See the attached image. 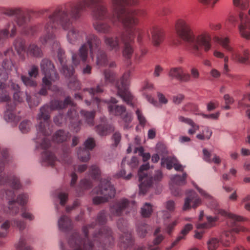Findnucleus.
<instances>
[{
    "label": "nucleus",
    "instance_id": "nucleus-38",
    "mask_svg": "<svg viewBox=\"0 0 250 250\" xmlns=\"http://www.w3.org/2000/svg\"><path fill=\"white\" fill-rule=\"evenodd\" d=\"M0 237H5L8 234V231L10 227V222L8 220H4L2 215H0Z\"/></svg>",
    "mask_w": 250,
    "mask_h": 250
},
{
    "label": "nucleus",
    "instance_id": "nucleus-28",
    "mask_svg": "<svg viewBox=\"0 0 250 250\" xmlns=\"http://www.w3.org/2000/svg\"><path fill=\"white\" fill-rule=\"evenodd\" d=\"M108 13L106 5L100 4L98 5L92 12V17L96 21H102L107 17Z\"/></svg>",
    "mask_w": 250,
    "mask_h": 250
},
{
    "label": "nucleus",
    "instance_id": "nucleus-19",
    "mask_svg": "<svg viewBox=\"0 0 250 250\" xmlns=\"http://www.w3.org/2000/svg\"><path fill=\"white\" fill-rule=\"evenodd\" d=\"M250 55L248 49L237 48L231 52V59L237 62L248 63Z\"/></svg>",
    "mask_w": 250,
    "mask_h": 250
},
{
    "label": "nucleus",
    "instance_id": "nucleus-57",
    "mask_svg": "<svg viewBox=\"0 0 250 250\" xmlns=\"http://www.w3.org/2000/svg\"><path fill=\"white\" fill-rule=\"evenodd\" d=\"M31 123L28 120L22 121L20 125L19 128L22 133L28 132L31 128Z\"/></svg>",
    "mask_w": 250,
    "mask_h": 250
},
{
    "label": "nucleus",
    "instance_id": "nucleus-7",
    "mask_svg": "<svg viewBox=\"0 0 250 250\" xmlns=\"http://www.w3.org/2000/svg\"><path fill=\"white\" fill-rule=\"evenodd\" d=\"M2 67V69H0V102H7L10 100L9 90L10 88L15 90L13 94L14 100L18 102H22L25 94L19 91V85L10 82V85L7 86L4 83L8 78V72L14 67L12 62L10 60L4 61Z\"/></svg>",
    "mask_w": 250,
    "mask_h": 250
},
{
    "label": "nucleus",
    "instance_id": "nucleus-32",
    "mask_svg": "<svg viewBox=\"0 0 250 250\" xmlns=\"http://www.w3.org/2000/svg\"><path fill=\"white\" fill-rule=\"evenodd\" d=\"M213 203L212 208H214L216 213L228 217L234 221H242L243 220V217L241 216L228 212L224 210L220 209L216 201H214Z\"/></svg>",
    "mask_w": 250,
    "mask_h": 250
},
{
    "label": "nucleus",
    "instance_id": "nucleus-49",
    "mask_svg": "<svg viewBox=\"0 0 250 250\" xmlns=\"http://www.w3.org/2000/svg\"><path fill=\"white\" fill-rule=\"evenodd\" d=\"M15 246L18 250H32L31 247L27 245L26 240L23 236L20 237Z\"/></svg>",
    "mask_w": 250,
    "mask_h": 250
},
{
    "label": "nucleus",
    "instance_id": "nucleus-60",
    "mask_svg": "<svg viewBox=\"0 0 250 250\" xmlns=\"http://www.w3.org/2000/svg\"><path fill=\"white\" fill-rule=\"evenodd\" d=\"M21 216L29 221H32L34 219L35 217L34 215L27 210L23 209L21 211Z\"/></svg>",
    "mask_w": 250,
    "mask_h": 250
},
{
    "label": "nucleus",
    "instance_id": "nucleus-1",
    "mask_svg": "<svg viewBox=\"0 0 250 250\" xmlns=\"http://www.w3.org/2000/svg\"><path fill=\"white\" fill-rule=\"evenodd\" d=\"M111 8L112 15L109 18L112 24H115L121 21L125 30V33L121 35V40L123 43L122 55L126 59H130L133 52V49L131 43L133 41L135 33L137 31L136 28L139 22L137 18L138 11L136 9L128 10L125 14L124 5H132L136 3V1L131 0H110Z\"/></svg>",
    "mask_w": 250,
    "mask_h": 250
},
{
    "label": "nucleus",
    "instance_id": "nucleus-17",
    "mask_svg": "<svg viewBox=\"0 0 250 250\" xmlns=\"http://www.w3.org/2000/svg\"><path fill=\"white\" fill-rule=\"evenodd\" d=\"M187 177V174L184 173L182 176L175 175L171 177L169 188L174 196H177L181 194V190L179 187L186 184Z\"/></svg>",
    "mask_w": 250,
    "mask_h": 250
},
{
    "label": "nucleus",
    "instance_id": "nucleus-61",
    "mask_svg": "<svg viewBox=\"0 0 250 250\" xmlns=\"http://www.w3.org/2000/svg\"><path fill=\"white\" fill-rule=\"evenodd\" d=\"M220 112L217 111L215 113H212V114H206L204 113H200V115L202 116L205 119H211L213 120H216L219 118V117L220 116Z\"/></svg>",
    "mask_w": 250,
    "mask_h": 250
},
{
    "label": "nucleus",
    "instance_id": "nucleus-63",
    "mask_svg": "<svg viewBox=\"0 0 250 250\" xmlns=\"http://www.w3.org/2000/svg\"><path fill=\"white\" fill-rule=\"evenodd\" d=\"M136 114L140 124L141 125L144 126L146 123V120L141 111L139 109H137L136 111Z\"/></svg>",
    "mask_w": 250,
    "mask_h": 250
},
{
    "label": "nucleus",
    "instance_id": "nucleus-20",
    "mask_svg": "<svg viewBox=\"0 0 250 250\" xmlns=\"http://www.w3.org/2000/svg\"><path fill=\"white\" fill-rule=\"evenodd\" d=\"M30 16L27 13H21L20 11L16 15L15 21L19 27L23 29V32L25 34L33 33V27L28 26V23L30 21Z\"/></svg>",
    "mask_w": 250,
    "mask_h": 250
},
{
    "label": "nucleus",
    "instance_id": "nucleus-58",
    "mask_svg": "<svg viewBox=\"0 0 250 250\" xmlns=\"http://www.w3.org/2000/svg\"><path fill=\"white\" fill-rule=\"evenodd\" d=\"M104 85H107L109 83H112L115 79L114 74L109 70H105L104 72Z\"/></svg>",
    "mask_w": 250,
    "mask_h": 250
},
{
    "label": "nucleus",
    "instance_id": "nucleus-44",
    "mask_svg": "<svg viewBox=\"0 0 250 250\" xmlns=\"http://www.w3.org/2000/svg\"><path fill=\"white\" fill-rule=\"evenodd\" d=\"M68 137V133L63 130H60L55 132L52 139L53 141L56 143L63 142L66 140Z\"/></svg>",
    "mask_w": 250,
    "mask_h": 250
},
{
    "label": "nucleus",
    "instance_id": "nucleus-42",
    "mask_svg": "<svg viewBox=\"0 0 250 250\" xmlns=\"http://www.w3.org/2000/svg\"><path fill=\"white\" fill-rule=\"evenodd\" d=\"M157 151L158 153L153 154L151 157V161L154 163H157L159 161L160 159L159 154L162 155L167 153V150L165 146L162 144L157 145Z\"/></svg>",
    "mask_w": 250,
    "mask_h": 250
},
{
    "label": "nucleus",
    "instance_id": "nucleus-46",
    "mask_svg": "<svg viewBox=\"0 0 250 250\" xmlns=\"http://www.w3.org/2000/svg\"><path fill=\"white\" fill-rule=\"evenodd\" d=\"M28 55L36 57H40L42 56V52L41 49L35 44H31L27 50Z\"/></svg>",
    "mask_w": 250,
    "mask_h": 250
},
{
    "label": "nucleus",
    "instance_id": "nucleus-9",
    "mask_svg": "<svg viewBox=\"0 0 250 250\" xmlns=\"http://www.w3.org/2000/svg\"><path fill=\"white\" fill-rule=\"evenodd\" d=\"M93 193L97 196L93 198L95 205H99L107 202L113 197L115 194L114 187L111 185L108 180L102 179L98 187L93 190Z\"/></svg>",
    "mask_w": 250,
    "mask_h": 250
},
{
    "label": "nucleus",
    "instance_id": "nucleus-14",
    "mask_svg": "<svg viewBox=\"0 0 250 250\" xmlns=\"http://www.w3.org/2000/svg\"><path fill=\"white\" fill-rule=\"evenodd\" d=\"M0 197L2 199L8 200V210L1 208V210L9 213V214L15 216L17 215L20 210L19 207L16 205V201L15 200V194L13 190L2 189L0 191Z\"/></svg>",
    "mask_w": 250,
    "mask_h": 250
},
{
    "label": "nucleus",
    "instance_id": "nucleus-35",
    "mask_svg": "<svg viewBox=\"0 0 250 250\" xmlns=\"http://www.w3.org/2000/svg\"><path fill=\"white\" fill-rule=\"evenodd\" d=\"M58 225L61 231H65L71 228L72 223L69 218L64 215L58 219Z\"/></svg>",
    "mask_w": 250,
    "mask_h": 250
},
{
    "label": "nucleus",
    "instance_id": "nucleus-12",
    "mask_svg": "<svg viewBox=\"0 0 250 250\" xmlns=\"http://www.w3.org/2000/svg\"><path fill=\"white\" fill-rule=\"evenodd\" d=\"M129 77V72L125 73L121 79L116 83V87L118 90V95L127 104L133 106V103H132V96L128 90L130 83Z\"/></svg>",
    "mask_w": 250,
    "mask_h": 250
},
{
    "label": "nucleus",
    "instance_id": "nucleus-5",
    "mask_svg": "<svg viewBox=\"0 0 250 250\" xmlns=\"http://www.w3.org/2000/svg\"><path fill=\"white\" fill-rule=\"evenodd\" d=\"M101 41L100 38L94 34H89L85 37V42L83 43L78 50V55L73 53L72 55V63L75 66L80 63L81 60L85 62L88 58V49L90 57L94 61L96 56V63L100 66H104L107 63L105 52L100 49Z\"/></svg>",
    "mask_w": 250,
    "mask_h": 250
},
{
    "label": "nucleus",
    "instance_id": "nucleus-16",
    "mask_svg": "<svg viewBox=\"0 0 250 250\" xmlns=\"http://www.w3.org/2000/svg\"><path fill=\"white\" fill-rule=\"evenodd\" d=\"M186 195L187 196L184 200V204L183 206V210H188L191 208H196L201 205V199L194 191L188 190Z\"/></svg>",
    "mask_w": 250,
    "mask_h": 250
},
{
    "label": "nucleus",
    "instance_id": "nucleus-45",
    "mask_svg": "<svg viewBox=\"0 0 250 250\" xmlns=\"http://www.w3.org/2000/svg\"><path fill=\"white\" fill-rule=\"evenodd\" d=\"M15 111L13 110L7 109L4 113V119L8 122L13 123L16 124L19 120L20 118L15 115Z\"/></svg>",
    "mask_w": 250,
    "mask_h": 250
},
{
    "label": "nucleus",
    "instance_id": "nucleus-41",
    "mask_svg": "<svg viewBox=\"0 0 250 250\" xmlns=\"http://www.w3.org/2000/svg\"><path fill=\"white\" fill-rule=\"evenodd\" d=\"M42 162L44 165L53 166L56 161L54 155L49 151H44L42 156Z\"/></svg>",
    "mask_w": 250,
    "mask_h": 250
},
{
    "label": "nucleus",
    "instance_id": "nucleus-47",
    "mask_svg": "<svg viewBox=\"0 0 250 250\" xmlns=\"http://www.w3.org/2000/svg\"><path fill=\"white\" fill-rule=\"evenodd\" d=\"M216 41L226 50L232 51L233 48L229 45V40L228 37H217Z\"/></svg>",
    "mask_w": 250,
    "mask_h": 250
},
{
    "label": "nucleus",
    "instance_id": "nucleus-59",
    "mask_svg": "<svg viewBox=\"0 0 250 250\" xmlns=\"http://www.w3.org/2000/svg\"><path fill=\"white\" fill-rule=\"evenodd\" d=\"M149 230V227L146 225L144 224L138 227L137 229V232L138 235L140 237H144Z\"/></svg>",
    "mask_w": 250,
    "mask_h": 250
},
{
    "label": "nucleus",
    "instance_id": "nucleus-37",
    "mask_svg": "<svg viewBox=\"0 0 250 250\" xmlns=\"http://www.w3.org/2000/svg\"><path fill=\"white\" fill-rule=\"evenodd\" d=\"M132 243L131 234L129 232H124L120 238V244L121 248L126 249Z\"/></svg>",
    "mask_w": 250,
    "mask_h": 250
},
{
    "label": "nucleus",
    "instance_id": "nucleus-36",
    "mask_svg": "<svg viewBox=\"0 0 250 250\" xmlns=\"http://www.w3.org/2000/svg\"><path fill=\"white\" fill-rule=\"evenodd\" d=\"M203 159L205 161L208 163H213L214 164L219 165L221 162L222 159L217 156L216 154L212 155V158H211L210 153L206 148L203 149Z\"/></svg>",
    "mask_w": 250,
    "mask_h": 250
},
{
    "label": "nucleus",
    "instance_id": "nucleus-2",
    "mask_svg": "<svg viewBox=\"0 0 250 250\" xmlns=\"http://www.w3.org/2000/svg\"><path fill=\"white\" fill-rule=\"evenodd\" d=\"M69 7V5H65L56 9L48 16L43 24V34L40 38V42L42 44H45L54 41L55 36L53 33V29L58 24H60L63 30L67 31L66 39L69 44L77 45L83 41L85 32L78 27L70 26L72 21H77L80 19L75 20L69 18V21H65L63 15L61 13L62 11Z\"/></svg>",
    "mask_w": 250,
    "mask_h": 250
},
{
    "label": "nucleus",
    "instance_id": "nucleus-30",
    "mask_svg": "<svg viewBox=\"0 0 250 250\" xmlns=\"http://www.w3.org/2000/svg\"><path fill=\"white\" fill-rule=\"evenodd\" d=\"M193 229V225L190 223L186 224L181 229L179 234L175 240L171 244V246L168 248L167 250H170L172 248L176 245L180 241L185 240L186 235Z\"/></svg>",
    "mask_w": 250,
    "mask_h": 250
},
{
    "label": "nucleus",
    "instance_id": "nucleus-25",
    "mask_svg": "<svg viewBox=\"0 0 250 250\" xmlns=\"http://www.w3.org/2000/svg\"><path fill=\"white\" fill-rule=\"evenodd\" d=\"M108 109L110 114L121 116L126 123H129L132 120L131 115L130 114L125 113V109L124 106L110 104L108 106Z\"/></svg>",
    "mask_w": 250,
    "mask_h": 250
},
{
    "label": "nucleus",
    "instance_id": "nucleus-26",
    "mask_svg": "<svg viewBox=\"0 0 250 250\" xmlns=\"http://www.w3.org/2000/svg\"><path fill=\"white\" fill-rule=\"evenodd\" d=\"M155 89V86L153 83L148 81H144L141 88V91L143 96L150 103L155 104L156 102L150 94V92Z\"/></svg>",
    "mask_w": 250,
    "mask_h": 250
},
{
    "label": "nucleus",
    "instance_id": "nucleus-24",
    "mask_svg": "<svg viewBox=\"0 0 250 250\" xmlns=\"http://www.w3.org/2000/svg\"><path fill=\"white\" fill-rule=\"evenodd\" d=\"M129 205L128 200L125 198L116 201L110 207V212L111 216H119L122 215L123 211Z\"/></svg>",
    "mask_w": 250,
    "mask_h": 250
},
{
    "label": "nucleus",
    "instance_id": "nucleus-29",
    "mask_svg": "<svg viewBox=\"0 0 250 250\" xmlns=\"http://www.w3.org/2000/svg\"><path fill=\"white\" fill-rule=\"evenodd\" d=\"M16 27L13 21L8 22L4 28L0 30V40L9 36L13 37L16 32Z\"/></svg>",
    "mask_w": 250,
    "mask_h": 250
},
{
    "label": "nucleus",
    "instance_id": "nucleus-34",
    "mask_svg": "<svg viewBox=\"0 0 250 250\" xmlns=\"http://www.w3.org/2000/svg\"><path fill=\"white\" fill-rule=\"evenodd\" d=\"M178 120L180 122L185 123L191 126V128L188 131V133L189 135L194 134L199 129V125L190 118L180 116L178 117Z\"/></svg>",
    "mask_w": 250,
    "mask_h": 250
},
{
    "label": "nucleus",
    "instance_id": "nucleus-4",
    "mask_svg": "<svg viewBox=\"0 0 250 250\" xmlns=\"http://www.w3.org/2000/svg\"><path fill=\"white\" fill-rule=\"evenodd\" d=\"M92 227V225L84 227L83 228V237L78 233H73L68 241V244L73 250H95V244L103 250H106L105 247H109L112 241L111 232L105 227H103L98 233L93 235L94 244L87 237L88 229Z\"/></svg>",
    "mask_w": 250,
    "mask_h": 250
},
{
    "label": "nucleus",
    "instance_id": "nucleus-10",
    "mask_svg": "<svg viewBox=\"0 0 250 250\" xmlns=\"http://www.w3.org/2000/svg\"><path fill=\"white\" fill-rule=\"evenodd\" d=\"M149 167V164L143 165L141 166L138 171L139 180L141 182L139 185L140 192L145 194L154 182H157L161 180L163 174L161 171L157 170L153 177H149L145 172Z\"/></svg>",
    "mask_w": 250,
    "mask_h": 250
},
{
    "label": "nucleus",
    "instance_id": "nucleus-22",
    "mask_svg": "<svg viewBox=\"0 0 250 250\" xmlns=\"http://www.w3.org/2000/svg\"><path fill=\"white\" fill-rule=\"evenodd\" d=\"M104 42L106 48L110 51L116 52L121 48L120 42H122L120 36H104Z\"/></svg>",
    "mask_w": 250,
    "mask_h": 250
},
{
    "label": "nucleus",
    "instance_id": "nucleus-54",
    "mask_svg": "<svg viewBox=\"0 0 250 250\" xmlns=\"http://www.w3.org/2000/svg\"><path fill=\"white\" fill-rule=\"evenodd\" d=\"M144 150L142 146L134 148V153H139V155L143 157L144 162L147 161L150 158V154L149 153H144Z\"/></svg>",
    "mask_w": 250,
    "mask_h": 250
},
{
    "label": "nucleus",
    "instance_id": "nucleus-33",
    "mask_svg": "<svg viewBox=\"0 0 250 250\" xmlns=\"http://www.w3.org/2000/svg\"><path fill=\"white\" fill-rule=\"evenodd\" d=\"M68 116L71 120L70 123L71 127L73 129L74 131H78L80 129V122L78 121V113L75 106H73L68 111Z\"/></svg>",
    "mask_w": 250,
    "mask_h": 250
},
{
    "label": "nucleus",
    "instance_id": "nucleus-6",
    "mask_svg": "<svg viewBox=\"0 0 250 250\" xmlns=\"http://www.w3.org/2000/svg\"><path fill=\"white\" fill-rule=\"evenodd\" d=\"M72 104L69 97H67L64 102L59 101H52L50 107L43 106L40 109V112L38 115L37 119L39 125L37 126L38 137L36 143L38 147L42 149H46L50 146V142L47 138L51 132L49 125V111L50 109H60L64 108L67 104Z\"/></svg>",
    "mask_w": 250,
    "mask_h": 250
},
{
    "label": "nucleus",
    "instance_id": "nucleus-11",
    "mask_svg": "<svg viewBox=\"0 0 250 250\" xmlns=\"http://www.w3.org/2000/svg\"><path fill=\"white\" fill-rule=\"evenodd\" d=\"M55 45L57 48H59V45L58 42H54ZM58 57L61 64L62 66V72L66 78L70 79L69 81L68 86L70 88L76 90L80 88V83L77 80L75 77L73 76L74 69L72 66H68L66 63V60L64 52L61 49L58 48Z\"/></svg>",
    "mask_w": 250,
    "mask_h": 250
},
{
    "label": "nucleus",
    "instance_id": "nucleus-56",
    "mask_svg": "<svg viewBox=\"0 0 250 250\" xmlns=\"http://www.w3.org/2000/svg\"><path fill=\"white\" fill-rule=\"evenodd\" d=\"M89 174L93 178L98 179L101 175V171L97 165H92L89 170Z\"/></svg>",
    "mask_w": 250,
    "mask_h": 250
},
{
    "label": "nucleus",
    "instance_id": "nucleus-64",
    "mask_svg": "<svg viewBox=\"0 0 250 250\" xmlns=\"http://www.w3.org/2000/svg\"><path fill=\"white\" fill-rule=\"evenodd\" d=\"M20 9H5L3 10V13L8 16H12L15 15H17L20 12Z\"/></svg>",
    "mask_w": 250,
    "mask_h": 250
},
{
    "label": "nucleus",
    "instance_id": "nucleus-15",
    "mask_svg": "<svg viewBox=\"0 0 250 250\" xmlns=\"http://www.w3.org/2000/svg\"><path fill=\"white\" fill-rule=\"evenodd\" d=\"M233 236L231 232H225L220 240L215 237L210 238L207 242L208 250H216L219 246L220 241L223 246L229 247V242L233 241Z\"/></svg>",
    "mask_w": 250,
    "mask_h": 250
},
{
    "label": "nucleus",
    "instance_id": "nucleus-62",
    "mask_svg": "<svg viewBox=\"0 0 250 250\" xmlns=\"http://www.w3.org/2000/svg\"><path fill=\"white\" fill-rule=\"evenodd\" d=\"M190 79L192 78L194 80H197L200 78V72L198 69L195 67H192L190 69Z\"/></svg>",
    "mask_w": 250,
    "mask_h": 250
},
{
    "label": "nucleus",
    "instance_id": "nucleus-21",
    "mask_svg": "<svg viewBox=\"0 0 250 250\" xmlns=\"http://www.w3.org/2000/svg\"><path fill=\"white\" fill-rule=\"evenodd\" d=\"M168 76L171 79H175L184 82L190 81V75L186 73L183 67L178 66L171 68L168 73Z\"/></svg>",
    "mask_w": 250,
    "mask_h": 250
},
{
    "label": "nucleus",
    "instance_id": "nucleus-40",
    "mask_svg": "<svg viewBox=\"0 0 250 250\" xmlns=\"http://www.w3.org/2000/svg\"><path fill=\"white\" fill-rule=\"evenodd\" d=\"M164 40V33L160 30H155L152 33V41L155 46H159Z\"/></svg>",
    "mask_w": 250,
    "mask_h": 250
},
{
    "label": "nucleus",
    "instance_id": "nucleus-31",
    "mask_svg": "<svg viewBox=\"0 0 250 250\" xmlns=\"http://www.w3.org/2000/svg\"><path fill=\"white\" fill-rule=\"evenodd\" d=\"M93 27L97 32L106 34L111 31V25L106 22L96 21L93 23Z\"/></svg>",
    "mask_w": 250,
    "mask_h": 250
},
{
    "label": "nucleus",
    "instance_id": "nucleus-8",
    "mask_svg": "<svg viewBox=\"0 0 250 250\" xmlns=\"http://www.w3.org/2000/svg\"><path fill=\"white\" fill-rule=\"evenodd\" d=\"M104 0H78L77 1L68 4L70 6L68 8L62 11L61 13L63 16L64 21H69V18L75 20L80 19L83 13L86 10L87 8L90 7L96 3H102Z\"/></svg>",
    "mask_w": 250,
    "mask_h": 250
},
{
    "label": "nucleus",
    "instance_id": "nucleus-51",
    "mask_svg": "<svg viewBox=\"0 0 250 250\" xmlns=\"http://www.w3.org/2000/svg\"><path fill=\"white\" fill-rule=\"evenodd\" d=\"M12 224L13 227L17 228L20 231L23 230L26 226L24 221L19 218L13 219Z\"/></svg>",
    "mask_w": 250,
    "mask_h": 250
},
{
    "label": "nucleus",
    "instance_id": "nucleus-13",
    "mask_svg": "<svg viewBox=\"0 0 250 250\" xmlns=\"http://www.w3.org/2000/svg\"><path fill=\"white\" fill-rule=\"evenodd\" d=\"M41 70L44 75L42 82L44 85H48L52 82L58 79V75L54 70V66L50 61L46 59H43L40 63Z\"/></svg>",
    "mask_w": 250,
    "mask_h": 250
},
{
    "label": "nucleus",
    "instance_id": "nucleus-23",
    "mask_svg": "<svg viewBox=\"0 0 250 250\" xmlns=\"http://www.w3.org/2000/svg\"><path fill=\"white\" fill-rule=\"evenodd\" d=\"M0 185H7L15 190L19 189L21 188V185L18 177L12 175L9 177L5 173L0 175Z\"/></svg>",
    "mask_w": 250,
    "mask_h": 250
},
{
    "label": "nucleus",
    "instance_id": "nucleus-43",
    "mask_svg": "<svg viewBox=\"0 0 250 250\" xmlns=\"http://www.w3.org/2000/svg\"><path fill=\"white\" fill-rule=\"evenodd\" d=\"M212 134L211 129L208 126H204L202 132L196 136L197 139L200 140H209Z\"/></svg>",
    "mask_w": 250,
    "mask_h": 250
},
{
    "label": "nucleus",
    "instance_id": "nucleus-27",
    "mask_svg": "<svg viewBox=\"0 0 250 250\" xmlns=\"http://www.w3.org/2000/svg\"><path fill=\"white\" fill-rule=\"evenodd\" d=\"M38 74V67L35 65H33L31 66L30 70L28 71V74L30 78L22 76L21 77V79L23 83L26 86L34 87L37 85V83L33 78H36Z\"/></svg>",
    "mask_w": 250,
    "mask_h": 250
},
{
    "label": "nucleus",
    "instance_id": "nucleus-39",
    "mask_svg": "<svg viewBox=\"0 0 250 250\" xmlns=\"http://www.w3.org/2000/svg\"><path fill=\"white\" fill-rule=\"evenodd\" d=\"M114 130V127L110 125H100L96 127V132L100 136L108 135Z\"/></svg>",
    "mask_w": 250,
    "mask_h": 250
},
{
    "label": "nucleus",
    "instance_id": "nucleus-3",
    "mask_svg": "<svg viewBox=\"0 0 250 250\" xmlns=\"http://www.w3.org/2000/svg\"><path fill=\"white\" fill-rule=\"evenodd\" d=\"M175 30L177 35L184 42L188 43L192 53L197 56L202 53V50L208 51L211 47V38L206 31L195 35L190 21L187 18H179L175 22Z\"/></svg>",
    "mask_w": 250,
    "mask_h": 250
},
{
    "label": "nucleus",
    "instance_id": "nucleus-50",
    "mask_svg": "<svg viewBox=\"0 0 250 250\" xmlns=\"http://www.w3.org/2000/svg\"><path fill=\"white\" fill-rule=\"evenodd\" d=\"M177 162V159L175 157H168L166 158H162L161 159V166L164 167L165 164L168 169H170L173 167L174 164Z\"/></svg>",
    "mask_w": 250,
    "mask_h": 250
},
{
    "label": "nucleus",
    "instance_id": "nucleus-55",
    "mask_svg": "<svg viewBox=\"0 0 250 250\" xmlns=\"http://www.w3.org/2000/svg\"><path fill=\"white\" fill-rule=\"evenodd\" d=\"M152 212V206L148 203H146L141 208V214L144 217H149Z\"/></svg>",
    "mask_w": 250,
    "mask_h": 250
},
{
    "label": "nucleus",
    "instance_id": "nucleus-48",
    "mask_svg": "<svg viewBox=\"0 0 250 250\" xmlns=\"http://www.w3.org/2000/svg\"><path fill=\"white\" fill-rule=\"evenodd\" d=\"M81 114L84 117L85 122L88 125L92 126L94 125L93 119L95 116V112H87L82 110Z\"/></svg>",
    "mask_w": 250,
    "mask_h": 250
},
{
    "label": "nucleus",
    "instance_id": "nucleus-53",
    "mask_svg": "<svg viewBox=\"0 0 250 250\" xmlns=\"http://www.w3.org/2000/svg\"><path fill=\"white\" fill-rule=\"evenodd\" d=\"M79 159L82 162H87L90 159V153L83 148L80 149L78 152Z\"/></svg>",
    "mask_w": 250,
    "mask_h": 250
},
{
    "label": "nucleus",
    "instance_id": "nucleus-18",
    "mask_svg": "<svg viewBox=\"0 0 250 250\" xmlns=\"http://www.w3.org/2000/svg\"><path fill=\"white\" fill-rule=\"evenodd\" d=\"M248 15L249 17L243 13H240V24L239 29L241 36L247 39H250V8L248 11Z\"/></svg>",
    "mask_w": 250,
    "mask_h": 250
},
{
    "label": "nucleus",
    "instance_id": "nucleus-52",
    "mask_svg": "<svg viewBox=\"0 0 250 250\" xmlns=\"http://www.w3.org/2000/svg\"><path fill=\"white\" fill-rule=\"evenodd\" d=\"M16 202L19 205L23 206L26 205L29 200V195L27 193H22L19 194L16 199Z\"/></svg>",
    "mask_w": 250,
    "mask_h": 250
}]
</instances>
